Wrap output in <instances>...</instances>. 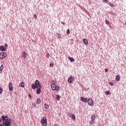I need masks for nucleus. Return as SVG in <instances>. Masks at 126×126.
I'll return each instance as SVG.
<instances>
[{
    "label": "nucleus",
    "mask_w": 126,
    "mask_h": 126,
    "mask_svg": "<svg viewBox=\"0 0 126 126\" xmlns=\"http://www.w3.org/2000/svg\"><path fill=\"white\" fill-rule=\"evenodd\" d=\"M1 119L2 121H3V124L4 126H10L11 122H10V120L8 119V117L2 115L1 116Z\"/></svg>",
    "instance_id": "1"
},
{
    "label": "nucleus",
    "mask_w": 126,
    "mask_h": 126,
    "mask_svg": "<svg viewBox=\"0 0 126 126\" xmlns=\"http://www.w3.org/2000/svg\"><path fill=\"white\" fill-rule=\"evenodd\" d=\"M32 89H37V88H41V84L38 80H35L34 84L32 85Z\"/></svg>",
    "instance_id": "2"
},
{
    "label": "nucleus",
    "mask_w": 126,
    "mask_h": 126,
    "mask_svg": "<svg viewBox=\"0 0 126 126\" xmlns=\"http://www.w3.org/2000/svg\"><path fill=\"white\" fill-rule=\"evenodd\" d=\"M51 89L52 90H57L59 91L60 90V87L57 86L55 84H52L51 85Z\"/></svg>",
    "instance_id": "3"
},
{
    "label": "nucleus",
    "mask_w": 126,
    "mask_h": 126,
    "mask_svg": "<svg viewBox=\"0 0 126 126\" xmlns=\"http://www.w3.org/2000/svg\"><path fill=\"white\" fill-rule=\"evenodd\" d=\"M41 124L43 126H47V119H46L45 117H43L42 119L41 120Z\"/></svg>",
    "instance_id": "4"
},
{
    "label": "nucleus",
    "mask_w": 126,
    "mask_h": 126,
    "mask_svg": "<svg viewBox=\"0 0 126 126\" xmlns=\"http://www.w3.org/2000/svg\"><path fill=\"white\" fill-rule=\"evenodd\" d=\"M6 58V54L5 53L1 52L0 53V59L1 60H4Z\"/></svg>",
    "instance_id": "5"
},
{
    "label": "nucleus",
    "mask_w": 126,
    "mask_h": 126,
    "mask_svg": "<svg viewBox=\"0 0 126 126\" xmlns=\"http://www.w3.org/2000/svg\"><path fill=\"white\" fill-rule=\"evenodd\" d=\"M5 45H6L5 47H4L3 46H0V51H2L3 52H4V51H6V49H7V47H8V46L6 43H5Z\"/></svg>",
    "instance_id": "6"
},
{
    "label": "nucleus",
    "mask_w": 126,
    "mask_h": 126,
    "mask_svg": "<svg viewBox=\"0 0 126 126\" xmlns=\"http://www.w3.org/2000/svg\"><path fill=\"white\" fill-rule=\"evenodd\" d=\"M73 81H74V78L72 77V76H70L68 79V82H69L70 84H71Z\"/></svg>",
    "instance_id": "7"
},
{
    "label": "nucleus",
    "mask_w": 126,
    "mask_h": 126,
    "mask_svg": "<svg viewBox=\"0 0 126 126\" xmlns=\"http://www.w3.org/2000/svg\"><path fill=\"white\" fill-rule=\"evenodd\" d=\"M9 91H13V87L12 86V83L11 82L9 83Z\"/></svg>",
    "instance_id": "8"
},
{
    "label": "nucleus",
    "mask_w": 126,
    "mask_h": 126,
    "mask_svg": "<svg viewBox=\"0 0 126 126\" xmlns=\"http://www.w3.org/2000/svg\"><path fill=\"white\" fill-rule=\"evenodd\" d=\"M88 104L89 106H92L93 105V100L92 99L90 98L88 100Z\"/></svg>",
    "instance_id": "9"
},
{
    "label": "nucleus",
    "mask_w": 126,
    "mask_h": 126,
    "mask_svg": "<svg viewBox=\"0 0 126 126\" xmlns=\"http://www.w3.org/2000/svg\"><path fill=\"white\" fill-rule=\"evenodd\" d=\"M81 101L82 102H84V103H87V98H84L81 97L80 98Z\"/></svg>",
    "instance_id": "10"
},
{
    "label": "nucleus",
    "mask_w": 126,
    "mask_h": 126,
    "mask_svg": "<svg viewBox=\"0 0 126 126\" xmlns=\"http://www.w3.org/2000/svg\"><path fill=\"white\" fill-rule=\"evenodd\" d=\"M36 102V104L37 105H39V104H40V103H41V98H38L37 99Z\"/></svg>",
    "instance_id": "11"
},
{
    "label": "nucleus",
    "mask_w": 126,
    "mask_h": 126,
    "mask_svg": "<svg viewBox=\"0 0 126 126\" xmlns=\"http://www.w3.org/2000/svg\"><path fill=\"white\" fill-rule=\"evenodd\" d=\"M83 42L85 45H88V40L87 39H84Z\"/></svg>",
    "instance_id": "12"
},
{
    "label": "nucleus",
    "mask_w": 126,
    "mask_h": 126,
    "mask_svg": "<svg viewBox=\"0 0 126 126\" xmlns=\"http://www.w3.org/2000/svg\"><path fill=\"white\" fill-rule=\"evenodd\" d=\"M3 69V64H2L0 66V73H2Z\"/></svg>",
    "instance_id": "13"
},
{
    "label": "nucleus",
    "mask_w": 126,
    "mask_h": 126,
    "mask_svg": "<svg viewBox=\"0 0 126 126\" xmlns=\"http://www.w3.org/2000/svg\"><path fill=\"white\" fill-rule=\"evenodd\" d=\"M19 87H22V88H24L25 87L24 83L23 82H21L19 84Z\"/></svg>",
    "instance_id": "14"
},
{
    "label": "nucleus",
    "mask_w": 126,
    "mask_h": 126,
    "mask_svg": "<svg viewBox=\"0 0 126 126\" xmlns=\"http://www.w3.org/2000/svg\"><path fill=\"white\" fill-rule=\"evenodd\" d=\"M36 94H39L41 93V88H36Z\"/></svg>",
    "instance_id": "15"
},
{
    "label": "nucleus",
    "mask_w": 126,
    "mask_h": 126,
    "mask_svg": "<svg viewBox=\"0 0 126 126\" xmlns=\"http://www.w3.org/2000/svg\"><path fill=\"white\" fill-rule=\"evenodd\" d=\"M120 75H118L116 76V80L117 81H119V80H120Z\"/></svg>",
    "instance_id": "16"
},
{
    "label": "nucleus",
    "mask_w": 126,
    "mask_h": 126,
    "mask_svg": "<svg viewBox=\"0 0 126 126\" xmlns=\"http://www.w3.org/2000/svg\"><path fill=\"white\" fill-rule=\"evenodd\" d=\"M68 59L70 61V62H74V59H73V58H71V57H69Z\"/></svg>",
    "instance_id": "17"
},
{
    "label": "nucleus",
    "mask_w": 126,
    "mask_h": 126,
    "mask_svg": "<svg viewBox=\"0 0 126 126\" xmlns=\"http://www.w3.org/2000/svg\"><path fill=\"white\" fill-rule=\"evenodd\" d=\"M95 115H93L91 117L92 120L94 121L95 120Z\"/></svg>",
    "instance_id": "18"
},
{
    "label": "nucleus",
    "mask_w": 126,
    "mask_h": 126,
    "mask_svg": "<svg viewBox=\"0 0 126 126\" xmlns=\"http://www.w3.org/2000/svg\"><path fill=\"white\" fill-rule=\"evenodd\" d=\"M23 57L24 59H26V53L25 52H24L23 54Z\"/></svg>",
    "instance_id": "19"
},
{
    "label": "nucleus",
    "mask_w": 126,
    "mask_h": 126,
    "mask_svg": "<svg viewBox=\"0 0 126 126\" xmlns=\"http://www.w3.org/2000/svg\"><path fill=\"white\" fill-rule=\"evenodd\" d=\"M105 94L106 95H110L111 93H110L109 91H106V92H105Z\"/></svg>",
    "instance_id": "20"
},
{
    "label": "nucleus",
    "mask_w": 126,
    "mask_h": 126,
    "mask_svg": "<svg viewBox=\"0 0 126 126\" xmlns=\"http://www.w3.org/2000/svg\"><path fill=\"white\" fill-rule=\"evenodd\" d=\"M69 33H70V31H69V29L67 30L66 31V34L69 35Z\"/></svg>",
    "instance_id": "21"
},
{
    "label": "nucleus",
    "mask_w": 126,
    "mask_h": 126,
    "mask_svg": "<svg viewBox=\"0 0 126 126\" xmlns=\"http://www.w3.org/2000/svg\"><path fill=\"white\" fill-rule=\"evenodd\" d=\"M94 123H95V121L94 120H91L90 122V124L91 125H92L93 124H94Z\"/></svg>",
    "instance_id": "22"
},
{
    "label": "nucleus",
    "mask_w": 126,
    "mask_h": 126,
    "mask_svg": "<svg viewBox=\"0 0 126 126\" xmlns=\"http://www.w3.org/2000/svg\"><path fill=\"white\" fill-rule=\"evenodd\" d=\"M61 98V96L59 95H57V99L58 100V101H60V99Z\"/></svg>",
    "instance_id": "23"
},
{
    "label": "nucleus",
    "mask_w": 126,
    "mask_h": 126,
    "mask_svg": "<svg viewBox=\"0 0 126 126\" xmlns=\"http://www.w3.org/2000/svg\"><path fill=\"white\" fill-rule=\"evenodd\" d=\"M44 108L45 109H48L49 108V105H48L47 104H45L44 105Z\"/></svg>",
    "instance_id": "24"
},
{
    "label": "nucleus",
    "mask_w": 126,
    "mask_h": 126,
    "mask_svg": "<svg viewBox=\"0 0 126 126\" xmlns=\"http://www.w3.org/2000/svg\"><path fill=\"white\" fill-rule=\"evenodd\" d=\"M57 36L58 38H59V39H60V38H61V35L60 33H57Z\"/></svg>",
    "instance_id": "25"
},
{
    "label": "nucleus",
    "mask_w": 126,
    "mask_h": 126,
    "mask_svg": "<svg viewBox=\"0 0 126 126\" xmlns=\"http://www.w3.org/2000/svg\"><path fill=\"white\" fill-rule=\"evenodd\" d=\"M71 117L72 118V120H75V116H74V115H72Z\"/></svg>",
    "instance_id": "26"
},
{
    "label": "nucleus",
    "mask_w": 126,
    "mask_h": 126,
    "mask_svg": "<svg viewBox=\"0 0 126 126\" xmlns=\"http://www.w3.org/2000/svg\"><path fill=\"white\" fill-rule=\"evenodd\" d=\"M105 23H106V24H107V25H109V24H110V22H109V21H108V20H106V21H105Z\"/></svg>",
    "instance_id": "27"
},
{
    "label": "nucleus",
    "mask_w": 126,
    "mask_h": 126,
    "mask_svg": "<svg viewBox=\"0 0 126 126\" xmlns=\"http://www.w3.org/2000/svg\"><path fill=\"white\" fill-rule=\"evenodd\" d=\"M46 58L47 59H49V58H50V54L48 53L46 54Z\"/></svg>",
    "instance_id": "28"
},
{
    "label": "nucleus",
    "mask_w": 126,
    "mask_h": 126,
    "mask_svg": "<svg viewBox=\"0 0 126 126\" xmlns=\"http://www.w3.org/2000/svg\"><path fill=\"white\" fill-rule=\"evenodd\" d=\"M2 91H3V90L1 88H0V94H1L2 93Z\"/></svg>",
    "instance_id": "29"
},
{
    "label": "nucleus",
    "mask_w": 126,
    "mask_h": 126,
    "mask_svg": "<svg viewBox=\"0 0 126 126\" xmlns=\"http://www.w3.org/2000/svg\"><path fill=\"white\" fill-rule=\"evenodd\" d=\"M32 106H33L34 108H36V107H37V105H36V103H32Z\"/></svg>",
    "instance_id": "30"
},
{
    "label": "nucleus",
    "mask_w": 126,
    "mask_h": 126,
    "mask_svg": "<svg viewBox=\"0 0 126 126\" xmlns=\"http://www.w3.org/2000/svg\"><path fill=\"white\" fill-rule=\"evenodd\" d=\"M33 17L34 19H37V15L36 14H33Z\"/></svg>",
    "instance_id": "31"
},
{
    "label": "nucleus",
    "mask_w": 126,
    "mask_h": 126,
    "mask_svg": "<svg viewBox=\"0 0 126 126\" xmlns=\"http://www.w3.org/2000/svg\"><path fill=\"white\" fill-rule=\"evenodd\" d=\"M68 115L69 117H70V118H71L72 115H71V114H70V112H69L68 113Z\"/></svg>",
    "instance_id": "32"
},
{
    "label": "nucleus",
    "mask_w": 126,
    "mask_h": 126,
    "mask_svg": "<svg viewBox=\"0 0 126 126\" xmlns=\"http://www.w3.org/2000/svg\"><path fill=\"white\" fill-rule=\"evenodd\" d=\"M109 5H110V6H111L112 7H113V6H114V5H113V3H109Z\"/></svg>",
    "instance_id": "33"
},
{
    "label": "nucleus",
    "mask_w": 126,
    "mask_h": 126,
    "mask_svg": "<svg viewBox=\"0 0 126 126\" xmlns=\"http://www.w3.org/2000/svg\"><path fill=\"white\" fill-rule=\"evenodd\" d=\"M103 2H105L106 3H107V2H108V0H102Z\"/></svg>",
    "instance_id": "34"
},
{
    "label": "nucleus",
    "mask_w": 126,
    "mask_h": 126,
    "mask_svg": "<svg viewBox=\"0 0 126 126\" xmlns=\"http://www.w3.org/2000/svg\"><path fill=\"white\" fill-rule=\"evenodd\" d=\"M50 66H51V67H53V66H54V64L53 63H50Z\"/></svg>",
    "instance_id": "35"
},
{
    "label": "nucleus",
    "mask_w": 126,
    "mask_h": 126,
    "mask_svg": "<svg viewBox=\"0 0 126 126\" xmlns=\"http://www.w3.org/2000/svg\"><path fill=\"white\" fill-rule=\"evenodd\" d=\"M109 84H110L111 86H113V85H114V83H111V82H109Z\"/></svg>",
    "instance_id": "36"
},
{
    "label": "nucleus",
    "mask_w": 126,
    "mask_h": 126,
    "mask_svg": "<svg viewBox=\"0 0 126 126\" xmlns=\"http://www.w3.org/2000/svg\"><path fill=\"white\" fill-rule=\"evenodd\" d=\"M105 72H108V69H105Z\"/></svg>",
    "instance_id": "37"
},
{
    "label": "nucleus",
    "mask_w": 126,
    "mask_h": 126,
    "mask_svg": "<svg viewBox=\"0 0 126 126\" xmlns=\"http://www.w3.org/2000/svg\"><path fill=\"white\" fill-rule=\"evenodd\" d=\"M62 24H63V25H64V22H62V23H61Z\"/></svg>",
    "instance_id": "38"
},
{
    "label": "nucleus",
    "mask_w": 126,
    "mask_h": 126,
    "mask_svg": "<svg viewBox=\"0 0 126 126\" xmlns=\"http://www.w3.org/2000/svg\"><path fill=\"white\" fill-rule=\"evenodd\" d=\"M3 47H4V48H5L6 47V45L4 44V46Z\"/></svg>",
    "instance_id": "39"
},
{
    "label": "nucleus",
    "mask_w": 126,
    "mask_h": 126,
    "mask_svg": "<svg viewBox=\"0 0 126 126\" xmlns=\"http://www.w3.org/2000/svg\"><path fill=\"white\" fill-rule=\"evenodd\" d=\"M29 97L31 98V95L30 94H29Z\"/></svg>",
    "instance_id": "40"
},
{
    "label": "nucleus",
    "mask_w": 126,
    "mask_h": 126,
    "mask_svg": "<svg viewBox=\"0 0 126 126\" xmlns=\"http://www.w3.org/2000/svg\"><path fill=\"white\" fill-rule=\"evenodd\" d=\"M0 126H3V125H0Z\"/></svg>",
    "instance_id": "41"
},
{
    "label": "nucleus",
    "mask_w": 126,
    "mask_h": 126,
    "mask_svg": "<svg viewBox=\"0 0 126 126\" xmlns=\"http://www.w3.org/2000/svg\"><path fill=\"white\" fill-rule=\"evenodd\" d=\"M0 122H1V119H0Z\"/></svg>",
    "instance_id": "42"
},
{
    "label": "nucleus",
    "mask_w": 126,
    "mask_h": 126,
    "mask_svg": "<svg viewBox=\"0 0 126 126\" xmlns=\"http://www.w3.org/2000/svg\"><path fill=\"white\" fill-rule=\"evenodd\" d=\"M125 25H126V23H125Z\"/></svg>",
    "instance_id": "43"
}]
</instances>
